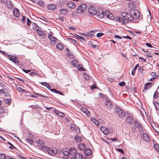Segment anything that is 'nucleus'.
Returning a JSON list of instances; mask_svg holds the SVG:
<instances>
[{
    "label": "nucleus",
    "instance_id": "aec40b11",
    "mask_svg": "<svg viewBox=\"0 0 159 159\" xmlns=\"http://www.w3.org/2000/svg\"><path fill=\"white\" fill-rule=\"evenodd\" d=\"M84 153L86 155H89L92 153V151L89 148H87L84 150Z\"/></svg>",
    "mask_w": 159,
    "mask_h": 159
},
{
    "label": "nucleus",
    "instance_id": "ddd939ff",
    "mask_svg": "<svg viewBox=\"0 0 159 159\" xmlns=\"http://www.w3.org/2000/svg\"><path fill=\"white\" fill-rule=\"evenodd\" d=\"M66 5L67 6L70 8L74 9L76 7L75 4L72 1L68 2L67 3Z\"/></svg>",
    "mask_w": 159,
    "mask_h": 159
},
{
    "label": "nucleus",
    "instance_id": "393cba45",
    "mask_svg": "<svg viewBox=\"0 0 159 159\" xmlns=\"http://www.w3.org/2000/svg\"><path fill=\"white\" fill-rule=\"evenodd\" d=\"M48 37L49 39L50 40H51L52 41L55 42L57 40V39L56 38L53 36L51 34H49L48 36Z\"/></svg>",
    "mask_w": 159,
    "mask_h": 159
},
{
    "label": "nucleus",
    "instance_id": "2f4dec72",
    "mask_svg": "<svg viewBox=\"0 0 159 159\" xmlns=\"http://www.w3.org/2000/svg\"><path fill=\"white\" fill-rule=\"evenodd\" d=\"M75 34V36L77 37V38L79 39H80L83 40L84 41H86V39L84 38L83 37L81 36H80L79 35H78Z\"/></svg>",
    "mask_w": 159,
    "mask_h": 159
},
{
    "label": "nucleus",
    "instance_id": "7ed1b4c3",
    "mask_svg": "<svg viewBox=\"0 0 159 159\" xmlns=\"http://www.w3.org/2000/svg\"><path fill=\"white\" fill-rule=\"evenodd\" d=\"M44 149L43 151H47L49 155L52 156L55 155L57 152V149L54 147L49 148L46 147V149Z\"/></svg>",
    "mask_w": 159,
    "mask_h": 159
},
{
    "label": "nucleus",
    "instance_id": "b1692460",
    "mask_svg": "<svg viewBox=\"0 0 159 159\" xmlns=\"http://www.w3.org/2000/svg\"><path fill=\"white\" fill-rule=\"evenodd\" d=\"M69 151L70 154L72 155L74 153H75L76 152V151L75 149L73 148H71L70 149H69Z\"/></svg>",
    "mask_w": 159,
    "mask_h": 159
},
{
    "label": "nucleus",
    "instance_id": "6ab92c4d",
    "mask_svg": "<svg viewBox=\"0 0 159 159\" xmlns=\"http://www.w3.org/2000/svg\"><path fill=\"white\" fill-rule=\"evenodd\" d=\"M105 105L109 107H111L112 106L111 102L109 100L108 98H106V101H105Z\"/></svg>",
    "mask_w": 159,
    "mask_h": 159
},
{
    "label": "nucleus",
    "instance_id": "423d86ee",
    "mask_svg": "<svg viewBox=\"0 0 159 159\" xmlns=\"http://www.w3.org/2000/svg\"><path fill=\"white\" fill-rule=\"evenodd\" d=\"M128 14H129L127 12H124L121 13V16L125 20L130 21H132L133 18L131 17H129Z\"/></svg>",
    "mask_w": 159,
    "mask_h": 159
},
{
    "label": "nucleus",
    "instance_id": "f8f14e48",
    "mask_svg": "<svg viewBox=\"0 0 159 159\" xmlns=\"http://www.w3.org/2000/svg\"><path fill=\"white\" fill-rule=\"evenodd\" d=\"M83 157L81 154L76 153L75 154L74 157H72L70 159H82Z\"/></svg>",
    "mask_w": 159,
    "mask_h": 159
},
{
    "label": "nucleus",
    "instance_id": "f704fd0d",
    "mask_svg": "<svg viewBox=\"0 0 159 159\" xmlns=\"http://www.w3.org/2000/svg\"><path fill=\"white\" fill-rule=\"evenodd\" d=\"M7 157H6L5 154L3 153L0 154V159H7Z\"/></svg>",
    "mask_w": 159,
    "mask_h": 159
},
{
    "label": "nucleus",
    "instance_id": "864d4df0",
    "mask_svg": "<svg viewBox=\"0 0 159 159\" xmlns=\"http://www.w3.org/2000/svg\"><path fill=\"white\" fill-rule=\"evenodd\" d=\"M69 39H70L71 41L73 42L74 43L77 44V41L74 39L72 38H69Z\"/></svg>",
    "mask_w": 159,
    "mask_h": 159
},
{
    "label": "nucleus",
    "instance_id": "bb28decb",
    "mask_svg": "<svg viewBox=\"0 0 159 159\" xmlns=\"http://www.w3.org/2000/svg\"><path fill=\"white\" fill-rule=\"evenodd\" d=\"M60 12L62 14L64 15L66 14L68 12V11L66 9H62L59 10Z\"/></svg>",
    "mask_w": 159,
    "mask_h": 159
},
{
    "label": "nucleus",
    "instance_id": "39448f33",
    "mask_svg": "<svg viewBox=\"0 0 159 159\" xmlns=\"http://www.w3.org/2000/svg\"><path fill=\"white\" fill-rule=\"evenodd\" d=\"M88 11L91 15H95L97 14V11L93 6L90 7L89 8Z\"/></svg>",
    "mask_w": 159,
    "mask_h": 159
},
{
    "label": "nucleus",
    "instance_id": "603ef678",
    "mask_svg": "<svg viewBox=\"0 0 159 159\" xmlns=\"http://www.w3.org/2000/svg\"><path fill=\"white\" fill-rule=\"evenodd\" d=\"M30 75L31 76H33V75H37V74L36 72H30Z\"/></svg>",
    "mask_w": 159,
    "mask_h": 159
},
{
    "label": "nucleus",
    "instance_id": "f3484780",
    "mask_svg": "<svg viewBox=\"0 0 159 159\" xmlns=\"http://www.w3.org/2000/svg\"><path fill=\"white\" fill-rule=\"evenodd\" d=\"M142 137L143 139L146 141H149L150 140V138L149 136L146 133H144L143 134Z\"/></svg>",
    "mask_w": 159,
    "mask_h": 159
},
{
    "label": "nucleus",
    "instance_id": "774afa93",
    "mask_svg": "<svg viewBox=\"0 0 159 159\" xmlns=\"http://www.w3.org/2000/svg\"><path fill=\"white\" fill-rule=\"evenodd\" d=\"M7 159H16V158H13L12 157H11L9 156H7Z\"/></svg>",
    "mask_w": 159,
    "mask_h": 159
},
{
    "label": "nucleus",
    "instance_id": "4468645a",
    "mask_svg": "<svg viewBox=\"0 0 159 159\" xmlns=\"http://www.w3.org/2000/svg\"><path fill=\"white\" fill-rule=\"evenodd\" d=\"M13 13L16 17H18L20 16V13L18 9L15 8L13 10Z\"/></svg>",
    "mask_w": 159,
    "mask_h": 159
},
{
    "label": "nucleus",
    "instance_id": "a211bd4d",
    "mask_svg": "<svg viewBox=\"0 0 159 159\" xmlns=\"http://www.w3.org/2000/svg\"><path fill=\"white\" fill-rule=\"evenodd\" d=\"M126 122L129 124H132L133 122V119L132 117L128 116L127 117L126 120Z\"/></svg>",
    "mask_w": 159,
    "mask_h": 159
},
{
    "label": "nucleus",
    "instance_id": "680f3d73",
    "mask_svg": "<svg viewBox=\"0 0 159 159\" xmlns=\"http://www.w3.org/2000/svg\"><path fill=\"white\" fill-rule=\"evenodd\" d=\"M78 70L79 71H85V70L84 69V68H83L82 67H80L78 69Z\"/></svg>",
    "mask_w": 159,
    "mask_h": 159
},
{
    "label": "nucleus",
    "instance_id": "49530a36",
    "mask_svg": "<svg viewBox=\"0 0 159 159\" xmlns=\"http://www.w3.org/2000/svg\"><path fill=\"white\" fill-rule=\"evenodd\" d=\"M7 6L8 8H11L13 6L11 2H8L7 4Z\"/></svg>",
    "mask_w": 159,
    "mask_h": 159
},
{
    "label": "nucleus",
    "instance_id": "a878e982",
    "mask_svg": "<svg viewBox=\"0 0 159 159\" xmlns=\"http://www.w3.org/2000/svg\"><path fill=\"white\" fill-rule=\"evenodd\" d=\"M41 84L46 86L48 89H50L51 88V86L46 82L41 83Z\"/></svg>",
    "mask_w": 159,
    "mask_h": 159
},
{
    "label": "nucleus",
    "instance_id": "8fccbe9b",
    "mask_svg": "<svg viewBox=\"0 0 159 159\" xmlns=\"http://www.w3.org/2000/svg\"><path fill=\"white\" fill-rule=\"evenodd\" d=\"M125 84V83L124 82H122L119 83V85L120 86L122 87L124 86Z\"/></svg>",
    "mask_w": 159,
    "mask_h": 159
},
{
    "label": "nucleus",
    "instance_id": "c9c22d12",
    "mask_svg": "<svg viewBox=\"0 0 159 159\" xmlns=\"http://www.w3.org/2000/svg\"><path fill=\"white\" fill-rule=\"evenodd\" d=\"M91 120L93 121L96 125H98L99 123L98 120L95 118H92L91 119Z\"/></svg>",
    "mask_w": 159,
    "mask_h": 159
},
{
    "label": "nucleus",
    "instance_id": "72a5a7b5",
    "mask_svg": "<svg viewBox=\"0 0 159 159\" xmlns=\"http://www.w3.org/2000/svg\"><path fill=\"white\" fill-rule=\"evenodd\" d=\"M154 147L155 149L159 152V145L157 143H155L154 145Z\"/></svg>",
    "mask_w": 159,
    "mask_h": 159
},
{
    "label": "nucleus",
    "instance_id": "4c0bfd02",
    "mask_svg": "<svg viewBox=\"0 0 159 159\" xmlns=\"http://www.w3.org/2000/svg\"><path fill=\"white\" fill-rule=\"evenodd\" d=\"M16 89H17V90L20 92H24L26 91V90L23 89L19 87H17Z\"/></svg>",
    "mask_w": 159,
    "mask_h": 159
},
{
    "label": "nucleus",
    "instance_id": "6e6552de",
    "mask_svg": "<svg viewBox=\"0 0 159 159\" xmlns=\"http://www.w3.org/2000/svg\"><path fill=\"white\" fill-rule=\"evenodd\" d=\"M116 112L119 117L120 118L123 117L125 116V112L120 109H118L116 110Z\"/></svg>",
    "mask_w": 159,
    "mask_h": 159
},
{
    "label": "nucleus",
    "instance_id": "338daca9",
    "mask_svg": "<svg viewBox=\"0 0 159 159\" xmlns=\"http://www.w3.org/2000/svg\"><path fill=\"white\" fill-rule=\"evenodd\" d=\"M156 75V73L155 72H152L150 73V75L152 76H154Z\"/></svg>",
    "mask_w": 159,
    "mask_h": 159
},
{
    "label": "nucleus",
    "instance_id": "473e14b6",
    "mask_svg": "<svg viewBox=\"0 0 159 159\" xmlns=\"http://www.w3.org/2000/svg\"><path fill=\"white\" fill-rule=\"evenodd\" d=\"M26 141L29 143L30 144H34V141L32 139L30 138H28L26 139Z\"/></svg>",
    "mask_w": 159,
    "mask_h": 159
},
{
    "label": "nucleus",
    "instance_id": "f257e3e1",
    "mask_svg": "<svg viewBox=\"0 0 159 159\" xmlns=\"http://www.w3.org/2000/svg\"><path fill=\"white\" fill-rule=\"evenodd\" d=\"M34 145L41 150L43 151L46 149V147L44 146V143L39 139H37L34 141Z\"/></svg>",
    "mask_w": 159,
    "mask_h": 159
},
{
    "label": "nucleus",
    "instance_id": "c85d7f7f",
    "mask_svg": "<svg viewBox=\"0 0 159 159\" xmlns=\"http://www.w3.org/2000/svg\"><path fill=\"white\" fill-rule=\"evenodd\" d=\"M85 147V144L83 143H81L78 146L79 148L81 150H84Z\"/></svg>",
    "mask_w": 159,
    "mask_h": 159
},
{
    "label": "nucleus",
    "instance_id": "2eb2a0df",
    "mask_svg": "<svg viewBox=\"0 0 159 159\" xmlns=\"http://www.w3.org/2000/svg\"><path fill=\"white\" fill-rule=\"evenodd\" d=\"M100 129L105 135H107L109 133L108 129L105 127L102 126L101 127Z\"/></svg>",
    "mask_w": 159,
    "mask_h": 159
},
{
    "label": "nucleus",
    "instance_id": "0e129e2a",
    "mask_svg": "<svg viewBox=\"0 0 159 159\" xmlns=\"http://www.w3.org/2000/svg\"><path fill=\"white\" fill-rule=\"evenodd\" d=\"M122 37L125 38L129 39H132V38L130 37L128 35H127V36H123Z\"/></svg>",
    "mask_w": 159,
    "mask_h": 159
},
{
    "label": "nucleus",
    "instance_id": "0eeeda50",
    "mask_svg": "<svg viewBox=\"0 0 159 159\" xmlns=\"http://www.w3.org/2000/svg\"><path fill=\"white\" fill-rule=\"evenodd\" d=\"M8 57H9V59L12 61L13 62L16 64H19V61L18 60V57L10 55H8Z\"/></svg>",
    "mask_w": 159,
    "mask_h": 159
},
{
    "label": "nucleus",
    "instance_id": "5701e85b",
    "mask_svg": "<svg viewBox=\"0 0 159 159\" xmlns=\"http://www.w3.org/2000/svg\"><path fill=\"white\" fill-rule=\"evenodd\" d=\"M139 66V64H137L134 67L132 70L131 74L132 75H134L135 74V72L137 68Z\"/></svg>",
    "mask_w": 159,
    "mask_h": 159
},
{
    "label": "nucleus",
    "instance_id": "412c9836",
    "mask_svg": "<svg viewBox=\"0 0 159 159\" xmlns=\"http://www.w3.org/2000/svg\"><path fill=\"white\" fill-rule=\"evenodd\" d=\"M56 8V6L54 4H49L48 6V8L50 10H54Z\"/></svg>",
    "mask_w": 159,
    "mask_h": 159
},
{
    "label": "nucleus",
    "instance_id": "c03bdc74",
    "mask_svg": "<svg viewBox=\"0 0 159 159\" xmlns=\"http://www.w3.org/2000/svg\"><path fill=\"white\" fill-rule=\"evenodd\" d=\"M5 102L7 104H9L11 102V100L10 98H7L5 100Z\"/></svg>",
    "mask_w": 159,
    "mask_h": 159
},
{
    "label": "nucleus",
    "instance_id": "69168bd1",
    "mask_svg": "<svg viewBox=\"0 0 159 159\" xmlns=\"http://www.w3.org/2000/svg\"><path fill=\"white\" fill-rule=\"evenodd\" d=\"M27 25H30V23L31 22V21L28 18H27Z\"/></svg>",
    "mask_w": 159,
    "mask_h": 159
},
{
    "label": "nucleus",
    "instance_id": "5fc2aeb1",
    "mask_svg": "<svg viewBox=\"0 0 159 159\" xmlns=\"http://www.w3.org/2000/svg\"><path fill=\"white\" fill-rule=\"evenodd\" d=\"M88 110L85 108H82L81 109V111H83L84 113L85 112H87V111Z\"/></svg>",
    "mask_w": 159,
    "mask_h": 159
},
{
    "label": "nucleus",
    "instance_id": "a19ab883",
    "mask_svg": "<svg viewBox=\"0 0 159 159\" xmlns=\"http://www.w3.org/2000/svg\"><path fill=\"white\" fill-rule=\"evenodd\" d=\"M57 115L62 117H63L65 116L64 114L60 111H59V112L58 113Z\"/></svg>",
    "mask_w": 159,
    "mask_h": 159
},
{
    "label": "nucleus",
    "instance_id": "9d476101",
    "mask_svg": "<svg viewBox=\"0 0 159 159\" xmlns=\"http://www.w3.org/2000/svg\"><path fill=\"white\" fill-rule=\"evenodd\" d=\"M105 17L111 20H113L114 19L115 17L114 15L109 11L105 12Z\"/></svg>",
    "mask_w": 159,
    "mask_h": 159
},
{
    "label": "nucleus",
    "instance_id": "e433bc0d",
    "mask_svg": "<svg viewBox=\"0 0 159 159\" xmlns=\"http://www.w3.org/2000/svg\"><path fill=\"white\" fill-rule=\"evenodd\" d=\"M151 83L150 82H148L145 84V89H147L151 87Z\"/></svg>",
    "mask_w": 159,
    "mask_h": 159
},
{
    "label": "nucleus",
    "instance_id": "bf43d9fd",
    "mask_svg": "<svg viewBox=\"0 0 159 159\" xmlns=\"http://www.w3.org/2000/svg\"><path fill=\"white\" fill-rule=\"evenodd\" d=\"M23 71L26 73H28L31 71L30 70H26L25 69H23Z\"/></svg>",
    "mask_w": 159,
    "mask_h": 159
},
{
    "label": "nucleus",
    "instance_id": "ea45409f",
    "mask_svg": "<svg viewBox=\"0 0 159 159\" xmlns=\"http://www.w3.org/2000/svg\"><path fill=\"white\" fill-rule=\"evenodd\" d=\"M94 35L92 34H91V32H89L87 34H86V36H87L88 37L92 38L93 37Z\"/></svg>",
    "mask_w": 159,
    "mask_h": 159
},
{
    "label": "nucleus",
    "instance_id": "052dcab7",
    "mask_svg": "<svg viewBox=\"0 0 159 159\" xmlns=\"http://www.w3.org/2000/svg\"><path fill=\"white\" fill-rule=\"evenodd\" d=\"M4 90L3 89H0V93H1V94L3 93L5 95V93L4 92Z\"/></svg>",
    "mask_w": 159,
    "mask_h": 159
},
{
    "label": "nucleus",
    "instance_id": "cd10ccee",
    "mask_svg": "<svg viewBox=\"0 0 159 159\" xmlns=\"http://www.w3.org/2000/svg\"><path fill=\"white\" fill-rule=\"evenodd\" d=\"M117 21H120L123 24H125V22L124 20L121 17H118L117 18Z\"/></svg>",
    "mask_w": 159,
    "mask_h": 159
},
{
    "label": "nucleus",
    "instance_id": "a18cd8bd",
    "mask_svg": "<svg viewBox=\"0 0 159 159\" xmlns=\"http://www.w3.org/2000/svg\"><path fill=\"white\" fill-rule=\"evenodd\" d=\"M38 4L40 6H43L44 5V3L42 1H39L38 2Z\"/></svg>",
    "mask_w": 159,
    "mask_h": 159
},
{
    "label": "nucleus",
    "instance_id": "3c124183",
    "mask_svg": "<svg viewBox=\"0 0 159 159\" xmlns=\"http://www.w3.org/2000/svg\"><path fill=\"white\" fill-rule=\"evenodd\" d=\"M0 53L4 55L5 56H8V54L7 53L2 50H0Z\"/></svg>",
    "mask_w": 159,
    "mask_h": 159
},
{
    "label": "nucleus",
    "instance_id": "e2e57ef3",
    "mask_svg": "<svg viewBox=\"0 0 159 159\" xmlns=\"http://www.w3.org/2000/svg\"><path fill=\"white\" fill-rule=\"evenodd\" d=\"M117 151L120 152H121L122 153H124L122 149H121V148L118 149H117Z\"/></svg>",
    "mask_w": 159,
    "mask_h": 159
},
{
    "label": "nucleus",
    "instance_id": "58836bf2",
    "mask_svg": "<svg viewBox=\"0 0 159 159\" xmlns=\"http://www.w3.org/2000/svg\"><path fill=\"white\" fill-rule=\"evenodd\" d=\"M154 105H155L156 109L157 110H159V103L157 102H155L154 103Z\"/></svg>",
    "mask_w": 159,
    "mask_h": 159
},
{
    "label": "nucleus",
    "instance_id": "4be33fe9",
    "mask_svg": "<svg viewBox=\"0 0 159 159\" xmlns=\"http://www.w3.org/2000/svg\"><path fill=\"white\" fill-rule=\"evenodd\" d=\"M72 64L74 66L79 67L80 66V65L78 64V62L76 60H73L71 61Z\"/></svg>",
    "mask_w": 159,
    "mask_h": 159
},
{
    "label": "nucleus",
    "instance_id": "13d9d810",
    "mask_svg": "<svg viewBox=\"0 0 159 159\" xmlns=\"http://www.w3.org/2000/svg\"><path fill=\"white\" fill-rule=\"evenodd\" d=\"M84 113L88 116H90V112L88 110H87V112H85Z\"/></svg>",
    "mask_w": 159,
    "mask_h": 159
},
{
    "label": "nucleus",
    "instance_id": "09e8293b",
    "mask_svg": "<svg viewBox=\"0 0 159 159\" xmlns=\"http://www.w3.org/2000/svg\"><path fill=\"white\" fill-rule=\"evenodd\" d=\"M138 128H139V132L140 133L141 132L143 131V127H142L141 125L139 127H138Z\"/></svg>",
    "mask_w": 159,
    "mask_h": 159
},
{
    "label": "nucleus",
    "instance_id": "de8ad7c7",
    "mask_svg": "<svg viewBox=\"0 0 159 159\" xmlns=\"http://www.w3.org/2000/svg\"><path fill=\"white\" fill-rule=\"evenodd\" d=\"M35 94L37 95H39V96H41L42 97L44 98H48V97L47 96H44L42 94L39 93H35Z\"/></svg>",
    "mask_w": 159,
    "mask_h": 159
},
{
    "label": "nucleus",
    "instance_id": "7c9ffc66",
    "mask_svg": "<svg viewBox=\"0 0 159 159\" xmlns=\"http://www.w3.org/2000/svg\"><path fill=\"white\" fill-rule=\"evenodd\" d=\"M56 47L57 49L61 50L63 48V45L60 43H58L57 44Z\"/></svg>",
    "mask_w": 159,
    "mask_h": 159
},
{
    "label": "nucleus",
    "instance_id": "dca6fc26",
    "mask_svg": "<svg viewBox=\"0 0 159 159\" xmlns=\"http://www.w3.org/2000/svg\"><path fill=\"white\" fill-rule=\"evenodd\" d=\"M37 33L39 35L43 37V39H45L46 38V35H45L44 31L38 30H37Z\"/></svg>",
    "mask_w": 159,
    "mask_h": 159
},
{
    "label": "nucleus",
    "instance_id": "37998d69",
    "mask_svg": "<svg viewBox=\"0 0 159 159\" xmlns=\"http://www.w3.org/2000/svg\"><path fill=\"white\" fill-rule=\"evenodd\" d=\"M134 125L137 128L139 127L141 125H140L137 121H135L134 122Z\"/></svg>",
    "mask_w": 159,
    "mask_h": 159
},
{
    "label": "nucleus",
    "instance_id": "20e7f679",
    "mask_svg": "<svg viewBox=\"0 0 159 159\" xmlns=\"http://www.w3.org/2000/svg\"><path fill=\"white\" fill-rule=\"evenodd\" d=\"M87 9V5L85 4L80 5L77 8L76 11L78 13H82L86 11Z\"/></svg>",
    "mask_w": 159,
    "mask_h": 159
},
{
    "label": "nucleus",
    "instance_id": "c756f323",
    "mask_svg": "<svg viewBox=\"0 0 159 159\" xmlns=\"http://www.w3.org/2000/svg\"><path fill=\"white\" fill-rule=\"evenodd\" d=\"M6 112V110L4 107H0V114H2Z\"/></svg>",
    "mask_w": 159,
    "mask_h": 159
},
{
    "label": "nucleus",
    "instance_id": "79ce46f5",
    "mask_svg": "<svg viewBox=\"0 0 159 159\" xmlns=\"http://www.w3.org/2000/svg\"><path fill=\"white\" fill-rule=\"evenodd\" d=\"M158 92L157 91H156L154 93L153 95V98L155 99L157 98L158 97Z\"/></svg>",
    "mask_w": 159,
    "mask_h": 159
},
{
    "label": "nucleus",
    "instance_id": "6e6d98bb",
    "mask_svg": "<svg viewBox=\"0 0 159 159\" xmlns=\"http://www.w3.org/2000/svg\"><path fill=\"white\" fill-rule=\"evenodd\" d=\"M103 34V33H99L97 34V37H100L102 36Z\"/></svg>",
    "mask_w": 159,
    "mask_h": 159
},
{
    "label": "nucleus",
    "instance_id": "4d7b16f0",
    "mask_svg": "<svg viewBox=\"0 0 159 159\" xmlns=\"http://www.w3.org/2000/svg\"><path fill=\"white\" fill-rule=\"evenodd\" d=\"M145 44H146V45L148 47L150 48H152V45L150 43H146Z\"/></svg>",
    "mask_w": 159,
    "mask_h": 159
},
{
    "label": "nucleus",
    "instance_id": "9b49d317",
    "mask_svg": "<svg viewBox=\"0 0 159 159\" xmlns=\"http://www.w3.org/2000/svg\"><path fill=\"white\" fill-rule=\"evenodd\" d=\"M96 15L99 18H102L105 17V14L101 9L99 10L98 12H97V14Z\"/></svg>",
    "mask_w": 159,
    "mask_h": 159
},
{
    "label": "nucleus",
    "instance_id": "f03ea898",
    "mask_svg": "<svg viewBox=\"0 0 159 159\" xmlns=\"http://www.w3.org/2000/svg\"><path fill=\"white\" fill-rule=\"evenodd\" d=\"M129 14H128L129 17L133 18V20L134 19H137L138 18L139 16V14L138 11L136 9H132L129 11Z\"/></svg>",
    "mask_w": 159,
    "mask_h": 159
},
{
    "label": "nucleus",
    "instance_id": "1a4fd4ad",
    "mask_svg": "<svg viewBox=\"0 0 159 159\" xmlns=\"http://www.w3.org/2000/svg\"><path fill=\"white\" fill-rule=\"evenodd\" d=\"M62 154L64 155V158L65 159H68L69 157L68 156L70 154L69 149L66 148L62 150Z\"/></svg>",
    "mask_w": 159,
    "mask_h": 159
}]
</instances>
